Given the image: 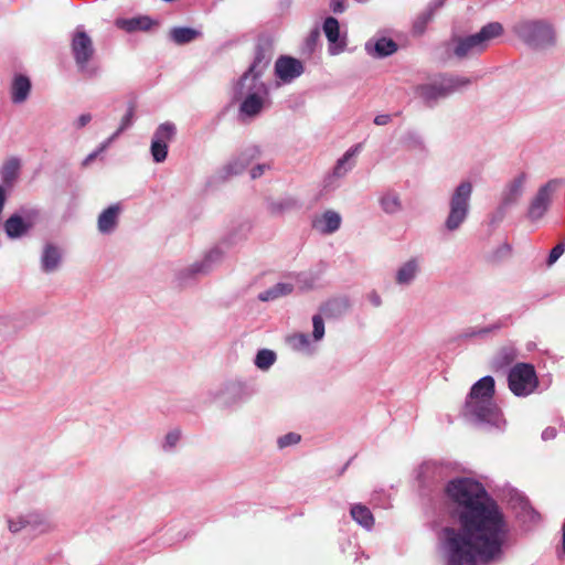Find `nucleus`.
<instances>
[{
	"label": "nucleus",
	"mask_w": 565,
	"mask_h": 565,
	"mask_svg": "<svg viewBox=\"0 0 565 565\" xmlns=\"http://www.w3.org/2000/svg\"><path fill=\"white\" fill-rule=\"evenodd\" d=\"M525 173H521L514 181L511 183L509 188V193L503 199V204L509 205L518 201V199L522 194L523 184L525 182Z\"/></svg>",
	"instance_id": "nucleus-25"
},
{
	"label": "nucleus",
	"mask_w": 565,
	"mask_h": 565,
	"mask_svg": "<svg viewBox=\"0 0 565 565\" xmlns=\"http://www.w3.org/2000/svg\"><path fill=\"white\" fill-rule=\"evenodd\" d=\"M472 193V184L468 181L461 182L454 191L449 201V214L446 218L445 226L452 232L460 227L466 221Z\"/></svg>",
	"instance_id": "nucleus-4"
},
{
	"label": "nucleus",
	"mask_w": 565,
	"mask_h": 565,
	"mask_svg": "<svg viewBox=\"0 0 565 565\" xmlns=\"http://www.w3.org/2000/svg\"><path fill=\"white\" fill-rule=\"evenodd\" d=\"M557 185V180H551L539 189L529 207V217L532 221H536L545 214L551 202V195Z\"/></svg>",
	"instance_id": "nucleus-9"
},
{
	"label": "nucleus",
	"mask_w": 565,
	"mask_h": 565,
	"mask_svg": "<svg viewBox=\"0 0 565 565\" xmlns=\"http://www.w3.org/2000/svg\"><path fill=\"white\" fill-rule=\"evenodd\" d=\"M352 519L365 529H371L374 518L371 510L363 504H354L350 510Z\"/></svg>",
	"instance_id": "nucleus-18"
},
{
	"label": "nucleus",
	"mask_w": 565,
	"mask_h": 565,
	"mask_svg": "<svg viewBox=\"0 0 565 565\" xmlns=\"http://www.w3.org/2000/svg\"><path fill=\"white\" fill-rule=\"evenodd\" d=\"M508 384L516 396L532 394L539 385L534 366L529 363H516L509 372Z\"/></svg>",
	"instance_id": "nucleus-5"
},
{
	"label": "nucleus",
	"mask_w": 565,
	"mask_h": 565,
	"mask_svg": "<svg viewBox=\"0 0 565 565\" xmlns=\"http://www.w3.org/2000/svg\"><path fill=\"white\" fill-rule=\"evenodd\" d=\"M264 106V99L256 93L248 94L241 104V111L248 116H256Z\"/></svg>",
	"instance_id": "nucleus-20"
},
{
	"label": "nucleus",
	"mask_w": 565,
	"mask_h": 565,
	"mask_svg": "<svg viewBox=\"0 0 565 565\" xmlns=\"http://www.w3.org/2000/svg\"><path fill=\"white\" fill-rule=\"evenodd\" d=\"M20 170V160L18 158L8 159L1 167L0 174L2 181L6 184H12V182L17 179Z\"/></svg>",
	"instance_id": "nucleus-21"
},
{
	"label": "nucleus",
	"mask_w": 565,
	"mask_h": 565,
	"mask_svg": "<svg viewBox=\"0 0 565 565\" xmlns=\"http://www.w3.org/2000/svg\"><path fill=\"white\" fill-rule=\"evenodd\" d=\"M313 225L321 233L331 234L340 227L341 216L334 211H327L321 215L320 218L315 221Z\"/></svg>",
	"instance_id": "nucleus-13"
},
{
	"label": "nucleus",
	"mask_w": 565,
	"mask_h": 565,
	"mask_svg": "<svg viewBox=\"0 0 565 565\" xmlns=\"http://www.w3.org/2000/svg\"><path fill=\"white\" fill-rule=\"evenodd\" d=\"M264 168H265V166H260V164L255 167V168H253L252 171H250L252 178L256 179V178L260 177L263 174V172H264Z\"/></svg>",
	"instance_id": "nucleus-44"
},
{
	"label": "nucleus",
	"mask_w": 565,
	"mask_h": 565,
	"mask_svg": "<svg viewBox=\"0 0 565 565\" xmlns=\"http://www.w3.org/2000/svg\"><path fill=\"white\" fill-rule=\"evenodd\" d=\"M292 289H294V287L291 284L278 282L274 287L262 292L259 295V299L262 301L274 300L280 296L289 295L292 291Z\"/></svg>",
	"instance_id": "nucleus-24"
},
{
	"label": "nucleus",
	"mask_w": 565,
	"mask_h": 565,
	"mask_svg": "<svg viewBox=\"0 0 565 565\" xmlns=\"http://www.w3.org/2000/svg\"><path fill=\"white\" fill-rule=\"evenodd\" d=\"M120 207L118 204L110 205L98 216V230L102 233L111 232L117 225Z\"/></svg>",
	"instance_id": "nucleus-14"
},
{
	"label": "nucleus",
	"mask_w": 565,
	"mask_h": 565,
	"mask_svg": "<svg viewBox=\"0 0 565 565\" xmlns=\"http://www.w3.org/2000/svg\"><path fill=\"white\" fill-rule=\"evenodd\" d=\"M181 433L179 430H173L167 435L166 441L170 447H173L179 441Z\"/></svg>",
	"instance_id": "nucleus-40"
},
{
	"label": "nucleus",
	"mask_w": 565,
	"mask_h": 565,
	"mask_svg": "<svg viewBox=\"0 0 565 565\" xmlns=\"http://www.w3.org/2000/svg\"><path fill=\"white\" fill-rule=\"evenodd\" d=\"M134 113H135L134 106H130L128 108L126 115L122 117L121 124H120L119 128L117 129V131L115 132L114 137H117L118 135H120L126 128H128L131 125Z\"/></svg>",
	"instance_id": "nucleus-35"
},
{
	"label": "nucleus",
	"mask_w": 565,
	"mask_h": 565,
	"mask_svg": "<svg viewBox=\"0 0 565 565\" xmlns=\"http://www.w3.org/2000/svg\"><path fill=\"white\" fill-rule=\"evenodd\" d=\"M276 361V354L270 350H260L255 359V364L260 370L269 369Z\"/></svg>",
	"instance_id": "nucleus-31"
},
{
	"label": "nucleus",
	"mask_w": 565,
	"mask_h": 565,
	"mask_svg": "<svg viewBox=\"0 0 565 565\" xmlns=\"http://www.w3.org/2000/svg\"><path fill=\"white\" fill-rule=\"evenodd\" d=\"M556 436V430L555 428H552V427H548L546 428L543 434H542V437L543 439L547 440V439H552Z\"/></svg>",
	"instance_id": "nucleus-43"
},
{
	"label": "nucleus",
	"mask_w": 565,
	"mask_h": 565,
	"mask_svg": "<svg viewBox=\"0 0 565 565\" xmlns=\"http://www.w3.org/2000/svg\"><path fill=\"white\" fill-rule=\"evenodd\" d=\"M470 84V79L458 76L444 77L439 83L425 84L417 87L419 96L426 100L431 102L455 92L459 87Z\"/></svg>",
	"instance_id": "nucleus-7"
},
{
	"label": "nucleus",
	"mask_w": 565,
	"mask_h": 565,
	"mask_svg": "<svg viewBox=\"0 0 565 565\" xmlns=\"http://www.w3.org/2000/svg\"><path fill=\"white\" fill-rule=\"evenodd\" d=\"M390 120H391L390 115H377L374 118V124L377 126H384V125H387L390 122Z\"/></svg>",
	"instance_id": "nucleus-42"
},
{
	"label": "nucleus",
	"mask_w": 565,
	"mask_h": 565,
	"mask_svg": "<svg viewBox=\"0 0 565 565\" xmlns=\"http://www.w3.org/2000/svg\"><path fill=\"white\" fill-rule=\"evenodd\" d=\"M72 51L78 68L84 71L94 55L92 39L84 31L77 32L72 41Z\"/></svg>",
	"instance_id": "nucleus-10"
},
{
	"label": "nucleus",
	"mask_w": 565,
	"mask_h": 565,
	"mask_svg": "<svg viewBox=\"0 0 565 565\" xmlns=\"http://www.w3.org/2000/svg\"><path fill=\"white\" fill-rule=\"evenodd\" d=\"M430 18L431 12L425 13L423 17L418 18L414 24L415 30L422 33L424 31L425 24L430 20Z\"/></svg>",
	"instance_id": "nucleus-38"
},
{
	"label": "nucleus",
	"mask_w": 565,
	"mask_h": 565,
	"mask_svg": "<svg viewBox=\"0 0 565 565\" xmlns=\"http://www.w3.org/2000/svg\"><path fill=\"white\" fill-rule=\"evenodd\" d=\"M516 33L530 45L544 46L554 43V30L544 21H523L518 24Z\"/></svg>",
	"instance_id": "nucleus-6"
},
{
	"label": "nucleus",
	"mask_w": 565,
	"mask_h": 565,
	"mask_svg": "<svg viewBox=\"0 0 565 565\" xmlns=\"http://www.w3.org/2000/svg\"><path fill=\"white\" fill-rule=\"evenodd\" d=\"M30 224L25 223L20 215H11L4 222V231L11 238L20 237L28 232Z\"/></svg>",
	"instance_id": "nucleus-16"
},
{
	"label": "nucleus",
	"mask_w": 565,
	"mask_h": 565,
	"mask_svg": "<svg viewBox=\"0 0 565 565\" xmlns=\"http://www.w3.org/2000/svg\"><path fill=\"white\" fill-rule=\"evenodd\" d=\"M92 120L90 114H83L78 117V119L75 121V127L77 129H81L85 127L89 121Z\"/></svg>",
	"instance_id": "nucleus-41"
},
{
	"label": "nucleus",
	"mask_w": 565,
	"mask_h": 565,
	"mask_svg": "<svg viewBox=\"0 0 565 565\" xmlns=\"http://www.w3.org/2000/svg\"><path fill=\"white\" fill-rule=\"evenodd\" d=\"M562 546H563V551L565 552V522L563 525Z\"/></svg>",
	"instance_id": "nucleus-45"
},
{
	"label": "nucleus",
	"mask_w": 565,
	"mask_h": 565,
	"mask_svg": "<svg viewBox=\"0 0 565 565\" xmlns=\"http://www.w3.org/2000/svg\"><path fill=\"white\" fill-rule=\"evenodd\" d=\"M382 206L387 213H395L401 209V201L397 194L387 193L381 200Z\"/></svg>",
	"instance_id": "nucleus-32"
},
{
	"label": "nucleus",
	"mask_w": 565,
	"mask_h": 565,
	"mask_svg": "<svg viewBox=\"0 0 565 565\" xmlns=\"http://www.w3.org/2000/svg\"><path fill=\"white\" fill-rule=\"evenodd\" d=\"M493 377L488 375L480 379L471 387L466 402V411L481 422L497 424L500 418V412L493 403Z\"/></svg>",
	"instance_id": "nucleus-2"
},
{
	"label": "nucleus",
	"mask_w": 565,
	"mask_h": 565,
	"mask_svg": "<svg viewBox=\"0 0 565 565\" xmlns=\"http://www.w3.org/2000/svg\"><path fill=\"white\" fill-rule=\"evenodd\" d=\"M276 74L284 81L292 79L303 72L301 62L290 56H281L275 65Z\"/></svg>",
	"instance_id": "nucleus-11"
},
{
	"label": "nucleus",
	"mask_w": 565,
	"mask_h": 565,
	"mask_svg": "<svg viewBox=\"0 0 565 565\" xmlns=\"http://www.w3.org/2000/svg\"><path fill=\"white\" fill-rule=\"evenodd\" d=\"M565 252V244L558 243L552 248L547 258V265L552 266Z\"/></svg>",
	"instance_id": "nucleus-36"
},
{
	"label": "nucleus",
	"mask_w": 565,
	"mask_h": 565,
	"mask_svg": "<svg viewBox=\"0 0 565 565\" xmlns=\"http://www.w3.org/2000/svg\"><path fill=\"white\" fill-rule=\"evenodd\" d=\"M264 58H265L264 53L262 51H258L256 56H255L254 63L250 65L248 71L242 76V78L239 81V85L242 87L245 85V83L249 78L252 81H256L260 76L262 71L257 70V68L260 66V64H263Z\"/></svg>",
	"instance_id": "nucleus-26"
},
{
	"label": "nucleus",
	"mask_w": 565,
	"mask_h": 565,
	"mask_svg": "<svg viewBox=\"0 0 565 565\" xmlns=\"http://www.w3.org/2000/svg\"><path fill=\"white\" fill-rule=\"evenodd\" d=\"M9 527L12 532L19 531V527L17 525H13V523H10Z\"/></svg>",
	"instance_id": "nucleus-46"
},
{
	"label": "nucleus",
	"mask_w": 565,
	"mask_h": 565,
	"mask_svg": "<svg viewBox=\"0 0 565 565\" xmlns=\"http://www.w3.org/2000/svg\"><path fill=\"white\" fill-rule=\"evenodd\" d=\"M445 494L459 527H446L448 565H478L499 557L508 527L498 503L482 483L470 478L450 480Z\"/></svg>",
	"instance_id": "nucleus-1"
},
{
	"label": "nucleus",
	"mask_w": 565,
	"mask_h": 565,
	"mask_svg": "<svg viewBox=\"0 0 565 565\" xmlns=\"http://www.w3.org/2000/svg\"><path fill=\"white\" fill-rule=\"evenodd\" d=\"M503 28L499 22H491L484 25L478 33L465 38H456L454 53L458 58L470 57L482 53L489 42L501 35Z\"/></svg>",
	"instance_id": "nucleus-3"
},
{
	"label": "nucleus",
	"mask_w": 565,
	"mask_h": 565,
	"mask_svg": "<svg viewBox=\"0 0 565 565\" xmlns=\"http://www.w3.org/2000/svg\"><path fill=\"white\" fill-rule=\"evenodd\" d=\"M200 35V31L186 26L173 28L170 31V39L178 45L190 43L198 39Z\"/></svg>",
	"instance_id": "nucleus-17"
},
{
	"label": "nucleus",
	"mask_w": 565,
	"mask_h": 565,
	"mask_svg": "<svg viewBox=\"0 0 565 565\" xmlns=\"http://www.w3.org/2000/svg\"><path fill=\"white\" fill-rule=\"evenodd\" d=\"M516 359V353L512 348H502L492 361V367L494 370H502L511 365Z\"/></svg>",
	"instance_id": "nucleus-23"
},
{
	"label": "nucleus",
	"mask_w": 565,
	"mask_h": 565,
	"mask_svg": "<svg viewBox=\"0 0 565 565\" xmlns=\"http://www.w3.org/2000/svg\"><path fill=\"white\" fill-rule=\"evenodd\" d=\"M377 56H388L397 51V44L392 39L382 38L374 45Z\"/></svg>",
	"instance_id": "nucleus-30"
},
{
	"label": "nucleus",
	"mask_w": 565,
	"mask_h": 565,
	"mask_svg": "<svg viewBox=\"0 0 565 565\" xmlns=\"http://www.w3.org/2000/svg\"><path fill=\"white\" fill-rule=\"evenodd\" d=\"M301 437L297 433H288L278 438L277 444L279 448H285L291 445H296L300 441Z\"/></svg>",
	"instance_id": "nucleus-33"
},
{
	"label": "nucleus",
	"mask_w": 565,
	"mask_h": 565,
	"mask_svg": "<svg viewBox=\"0 0 565 565\" xmlns=\"http://www.w3.org/2000/svg\"><path fill=\"white\" fill-rule=\"evenodd\" d=\"M291 341L295 342V347H307L309 344V338L307 334L299 333L291 338Z\"/></svg>",
	"instance_id": "nucleus-39"
},
{
	"label": "nucleus",
	"mask_w": 565,
	"mask_h": 565,
	"mask_svg": "<svg viewBox=\"0 0 565 565\" xmlns=\"http://www.w3.org/2000/svg\"><path fill=\"white\" fill-rule=\"evenodd\" d=\"M417 273V264L415 260H409L404 264L397 271L396 281L398 284H408Z\"/></svg>",
	"instance_id": "nucleus-27"
},
{
	"label": "nucleus",
	"mask_w": 565,
	"mask_h": 565,
	"mask_svg": "<svg viewBox=\"0 0 565 565\" xmlns=\"http://www.w3.org/2000/svg\"><path fill=\"white\" fill-rule=\"evenodd\" d=\"M95 157H96V153H92V154H89V156L86 158L85 163H86V162H88V161H90V160H93Z\"/></svg>",
	"instance_id": "nucleus-47"
},
{
	"label": "nucleus",
	"mask_w": 565,
	"mask_h": 565,
	"mask_svg": "<svg viewBox=\"0 0 565 565\" xmlns=\"http://www.w3.org/2000/svg\"><path fill=\"white\" fill-rule=\"evenodd\" d=\"M153 22L148 17L132 18L128 20H118L117 25L128 32L137 30H149Z\"/></svg>",
	"instance_id": "nucleus-19"
},
{
	"label": "nucleus",
	"mask_w": 565,
	"mask_h": 565,
	"mask_svg": "<svg viewBox=\"0 0 565 565\" xmlns=\"http://www.w3.org/2000/svg\"><path fill=\"white\" fill-rule=\"evenodd\" d=\"M350 307L349 300L344 297L328 300L320 308L327 318H337L343 315Z\"/></svg>",
	"instance_id": "nucleus-15"
},
{
	"label": "nucleus",
	"mask_w": 565,
	"mask_h": 565,
	"mask_svg": "<svg viewBox=\"0 0 565 565\" xmlns=\"http://www.w3.org/2000/svg\"><path fill=\"white\" fill-rule=\"evenodd\" d=\"M359 148L360 145L355 146L353 149L348 150L344 156L338 160L333 170L335 177L344 175L352 168V164L347 167V163L358 152Z\"/></svg>",
	"instance_id": "nucleus-29"
},
{
	"label": "nucleus",
	"mask_w": 565,
	"mask_h": 565,
	"mask_svg": "<svg viewBox=\"0 0 565 565\" xmlns=\"http://www.w3.org/2000/svg\"><path fill=\"white\" fill-rule=\"evenodd\" d=\"M323 32L331 43H337L340 36L339 22L333 17H328L323 22Z\"/></svg>",
	"instance_id": "nucleus-28"
},
{
	"label": "nucleus",
	"mask_w": 565,
	"mask_h": 565,
	"mask_svg": "<svg viewBox=\"0 0 565 565\" xmlns=\"http://www.w3.org/2000/svg\"><path fill=\"white\" fill-rule=\"evenodd\" d=\"M312 324H313V338L315 340H321L324 335V323L323 319L320 315H316L312 317Z\"/></svg>",
	"instance_id": "nucleus-34"
},
{
	"label": "nucleus",
	"mask_w": 565,
	"mask_h": 565,
	"mask_svg": "<svg viewBox=\"0 0 565 565\" xmlns=\"http://www.w3.org/2000/svg\"><path fill=\"white\" fill-rule=\"evenodd\" d=\"M31 90V82L24 75H15L11 85V100L21 104L26 100Z\"/></svg>",
	"instance_id": "nucleus-12"
},
{
	"label": "nucleus",
	"mask_w": 565,
	"mask_h": 565,
	"mask_svg": "<svg viewBox=\"0 0 565 565\" xmlns=\"http://www.w3.org/2000/svg\"><path fill=\"white\" fill-rule=\"evenodd\" d=\"M347 0H330V9L333 13L340 14L345 11Z\"/></svg>",
	"instance_id": "nucleus-37"
},
{
	"label": "nucleus",
	"mask_w": 565,
	"mask_h": 565,
	"mask_svg": "<svg viewBox=\"0 0 565 565\" xmlns=\"http://www.w3.org/2000/svg\"><path fill=\"white\" fill-rule=\"evenodd\" d=\"M61 260V254L58 249L49 244L45 246L43 255H42V266L45 271H52L56 269L58 263Z\"/></svg>",
	"instance_id": "nucleus-22"
},
{
	"label": "nucleus",
	"mask_w": 565,
	"mask_h": 565,
	"mask_svg": "<svg viewBox=\"0 0 565 565\" xmlns=\"http://www.w3.org/2000/svg\"><path fill=\"white\" fill-rule=\"evenodd\" d=\"M177 128L171 122L161 124L153 134L151 154L156 162H162L168 154V143L174 138Z\"/></svg>",
	"instance_id": "nucleus-8"
}]
</instances>
